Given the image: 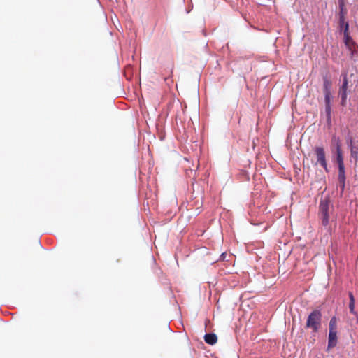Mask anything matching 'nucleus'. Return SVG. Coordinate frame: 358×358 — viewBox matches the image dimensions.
Wrapping results in <instances>:
<instances>
[{"label":"nucleus","mask_w":358,"mask_h":358,"mask_svg":"<svg viewBox=\"0 0 358 358\" xmlns=\"http://www.w3.org/2000/svg\"><path fill=\"white\" fill-rule=\"evenodd\" d=\"M322 313L318 310H313L308 317L306 327L311 329L313 332L316 333L321 327Z\"/></svg>","instance_id":"1"},{"label":"nucleus","mask_w":358,"mask_h":358,"mask_svg":"<svg viewBox=\"0 0 358 358\" xmlns=\"http://www.w3.org/2000/svg\"><path fill=\"white\" fill-rule=\"evenodd\" d=\"M330 201L327 199L320 201L319 206V215L324 226H327L329 222Z\"/></svg>","instance_id":"2"},{"label":"nucleus","mask_w":358,"mask_h":358,"mask_svg":"<svg viewBox=\"0 0 358 358\" xmlns=\"http://www.w3.org/2000/svg\"><path fill=\"white\" fill-rule=\"evenodd\" d=\"M349 87V78L347 74L344 75L343 82L339 90V94L341 96V104L343 106L346 105L347 101V90Z\"/></svg>","instance_id":"3"},{"label":"nucleus","mask_w":358,"mask_h":358,"mask_svg":"<svg viewBox=\"0 0 358 358\" xmlns=\"http://www.w3.org/2000/svg\"><path fill=\"white\" fill-rule=\"evenodd\" d=\"M315 152L317 157V162L319 163L326 171H327V164L324 148L322 147H316L315 148Z\"/></svg>","instance_id":"4"},{"label":"nucleus","mask_w":358,"mask_h":358,"mask_svg":"<svg viewBox=\"0 0 358 358\" xmlns=\"http://www.w3.org/2000/svg\"><path fill=\"white\" fill-rule=\"evenodd\" d=\"M338 182H339L341 189H344L345 182V166H340L338 167Z\"/></svg>","instance_id":"5"},{"label":"nucleus","mask_w":358,"mask_h":358,"mask_svg":"<svg viewBox=\"0 0 358 358\" xmlns=\"http://www.w3.org/2000/svg\"><path fill=\"white\" fill-rule=\"evenodd\" d=\"M345 43L346 46L351 51L352 55L355 51V43L353 42L352 39L350 36L349 31H347V34L344 35Z\"/></svg>","instance_id":"6"},{"label":"nucleus","mask_w":358,"mask_h":358,"mask_svg":"<svg viewBox=\"0 0 358 358\" xmlns=\"http://www.w3.org/2000/svg\"><path fill=\"white\" fill-rule=\"evenodd\" d=\"M337 343V331H329L328 347L333 348Z\"/></svg>","instance_id":"7"},{"label":"nucleus","mask_w":358,"mask_h":358,"mask_svg":"<svg viewBox=\"0 0 358 358\" xmlns=\"http://www.w3.org/2000/svg\"><path fill=\"white\" fill-rule=\"evenodd\" d=\"M336 162H337L338 167L340 166H344L342 151H341V145H340L339 142H338L337 145H336Z\"/></svg>","instance_id":"8"},{"label":"nucleus","mask_w":358,"mask_h":358,"mask_svg":"<svg viewBox=\"0 0 358 358\" xmlns=\"http://www.w3.org/2000/svg\"><path fill=\"white\" fill-rule=\"evenodd\" d=\"M204 341L206 343L209 345H215L217 341V337L216 334H206L204 336Z\"/></svg>","instance_id":"9"},{"label":"nucleus","mask_w":358,"mask_h":358,"mask_svg":"<svg viewBox=\"0 0 358 358\" xmlns=\"http://www.w3.org/2000/svg\"><path fill=\"white\" fill-rule=\"evenodd\" d=\"M348 296H349V299H350V303H349L350 312V313H352L353 315H356L357 313L355 310V297L352 292H349Z\"/></svg>","instance_id":"10"},{"label":"nucleus","mask_w":358,"mask_h":358,"mask_svg":"<svg viewBox=\"0 0 358 358\" xmlns=\"http://www.w3.org/2000/svg\"><path fill=\"white\" fill-rule=\"evenodd\" d=\"M339 25L341 29L343 30V34L346 35L347 31H349V24L345 21V18H343V20L342 18L339 19Z\"/></svg>","instance_id":"11"},{"label":"nucleus","mask_w":358,"mask_h":358,"mask_svg":"<svg viewBox=\"0 0 358 358\" xmlns=\"http://www.w3.org/2000/svg\"><path fill=\"white\" fill-rule=\"evenodd\" d=\"M340 13H339V19L345 18V15H347V10L345 8V4L343 2L339 3Z\"/></svg>","instance_id":"12"},{"label":"nucleus","mask_w":358,"mask_h":358,"mask_svg":"<svg viewBox=\"0 0 358 358\" xmlns=\"http://www.w3.org/2000/svg\"><path fill=\"white\" fill-rule=\"evenodd\" d=\"M331 86V82L327 78H324L323 83L324 93L330 92Z\"/></svg>","instance_id":"13"},{"label":"nucleus","mask_w":358,"mask_h":358,"mask_svg":"<svg viewBox=\"0 0 358 358\" xmlns=\"http://www.w3.org/2000/svg\"><path fill=\"white\" fill-rule=\"evenodd\" d=\"M337 320L336 317H331L329 322V331H336Z\"/></svg>","instance_id":"14"},{"label":"nucleus","mask_w":358,"mask_h":358,"mask_svg":"<svg viewBox=\"0 0 358 358\" xmlns=\"http://www.w3.org/2000/svg\"><path fill=\"white\" fill-rule=\"evenodd\" d=\"M331 104L325 105V112L327 114V119L328 122H331Z\"/></svg>","instance_id":"15"},{"label":"nucleus","mask_w":358,"mask_h":358,"mask_svg":"<svg viewBox=\"0 0 358 358\" xmlns=\"http://www.w3.org/2000/svg\"><path fill=\"white\" fill-rule=\"evenodd\" d=\"M351 156L356 159H358V148L355 147H352L351 148Z\"/></svg>","instance_id":"16"},{"label":"nucleus","mask_w":358,"mask_h":358,"mask_svg":"<svg viewBox=\"0 0 358 358\" xmlns=\"http://www.w3.org/2000/svg\"><path fill=\"white\" fill-rule=\"evenodd\" d=\"M325 105L331 104V92L324 93Z\"/></svg>","instance_id":"17"},{"label":"nucleus","mask_w":358,"mask_h":358,"mask_svg":"<svg viewBox=\"0 0 358 358\" xmlns=\"http://www.w3.org/2000/svg\"><path fill=\"white\" fill-rule=\"evenodd\" d=\"M350 78L353 77V74L352 73L350 76Z\"/></svg>","instance_id":"18"},{"label":"nucleus","mask_w":358,"mask_h":358,"mask_svg":"<svg viewBox=\"0 0 358 358\" xmlns=\"http://www.w3.org/2000/svg\"><path fill=\"white\" fill-rule=\"evenodd\" d=\"M357 79H358V76H357Z\"/></svg>","instance_id":"19"}]
</instances>
